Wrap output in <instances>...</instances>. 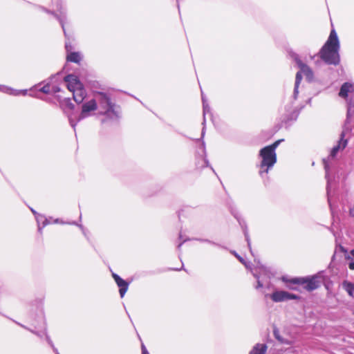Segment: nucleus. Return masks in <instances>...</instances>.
I'll return each mask as SVG.
<instances>
[{
    "instance_id": "f257e3e1",
    "label": "nucleus",
    "mask_w": 354,
    "mask_h": 354,
    "mask_svg": "<svg viewBox=\"0 0 354 354\" xmlns=\"http://www.w3.org/2000/svg\"><path fill=\"white\" fill-rule=\"evenodd\" d=\"M339 47L337 35L335 30H332L326 42L319 53L320 58L327 64L338 65L340 62Z\"/></svg>"
},
{
    "instance_id": "f03ea898",
    "label": "nucleus",
    "mask_w": 354,
    "mask_h": 354,
    "mask_svg": "<svg viewBox=\"0 0 354 354\" xmlns=\"http://www.w3.org/2000/svg\"><path fill=\"white\" fill-rule=\"evenodd\" d=\"M95 100L97 104L99 114L105 116L109 120H116L119 118V108L113 103L109 94L103 92H97L94 95Z\"/></svg>"
},
{
    "instance_id": "7ed1b4c3",
    "label": "nucleus",
    "mask_w": 354,
    "mask_h": 354,
    "mask_svg": "<svg viewBox=\"0 0 354 354\" xmlns=\"http://www.w3.org/2000/svg\"><path fill=\"white\" fill-rule=\"evenodd\" d=\"M283 141V139L278 140L273 144L262 148L259 151V156L261 158L260 164L261 170L259 174L263 176L264 174H267L268 171L273 167L277 162L276 149L279 144Z\"/></svg>"
},
{
    "instance_id": "20e7f679",
    "label": "nucleus",
    "mask_w": 354,
    "mask_h": 354,
    "mask_svg": "<svg viewBox=\"0 0 354 354\" xmlns=\"http://www.w3.org/2000/svg\"><path fill=\"white\" fill-rule=\"evenodd\" d=\"M345 137V131H343L341 133V138L338 141L337 145L334 146L331 149L330 153L327 158L323 160V163L324 166V169L326 171V178L327 180V194L328 197V202L330 203V180L329 177V171H330V166L329 161L330 159H333L335 157L336 154L339 150H343L347 145L348 140L347 139H344Z\"/></svg>"
},
{
    "instance_id": "39448f33",
    "label": "nucleus",
    "mask_w": 354,
    "mask_h": 354,
    "mask_svg": "<svg viewBox=\"0 0 354 354\" xmlns=\"http://www.w3.org/2000/svg\"><path fill=\"white\" fill-rule=\"evenodd\" d=\"M292 57L297 63L298 67L300 68V71L297 72L296 74L295 88L293 92V98L294 100H296L297 97V95L299 93V86L302 80L301 73H303L306 76V78L308 81L310 82L313 79V72L308 66H307L306 64L301 62L298 55L293 53L292 55Z\"/></svg>"
},
{
    "instance_id": "423d86ee",
    "label": "nucleus",
    "mask_w": 354,
    "mask_h": 354,
    "mask_svg": "<svg viewBox=\"0 0 354 354\" xmlns=\"http://www.w3.org/2000/svg\"><path fill=\"white\" fill-rule=\"evenodd\" d=\"M339 97L348 99L347 121L348 118L354 115V84L350 82H345L341 86Z\"/></svg>"
},
{
    "instance_id": "0eeeda50",
    "label": "nucleus",
    "mask_w": 354,
    "mask_h": 354,
    "mask_svg": "<svg viewBox=\"0 0 354 354\" xmlns=\"http://www.w3.org/2000/svg\"><path fill=\"white\" fill-rule=\"evenodd\" d=\"M97 110V104L96 103V100H95V98L85 102L82 105V110L81 113H80L79 116L77 118V120L75 121L74 119L70 116L68 118L69 122L71 126L75 129L77 123L82 120H84L86 118H88L92 115V112Z\"/></svg>"
},
{
    "instance_id": "6e6552de",
    "label": "nucleus",
    "mask_w": 354,
    "mask_h": 354,
    "mask_svg": "<svg viewBox=\"0 0 354 354\" xmlns=\"http://www.w3.org/2000/svg\"><path fill=\"white\" fill-rule=\"evenodd\" d=\"M321 278L319 274H317L310 278H295L292 279L291 282L295 284H303L306 290H313L319 286L322 282Z\"/></svg>"
},
{
    "instance_id": "1a4fd4ad",
    "label": "nucleus",
    "mask_w": 354,
    "mask_h": 354,
    "mask_svg": "<svg viewBox=\"0 0 354 354\" xmlns=\"http://www.w3.org/2000/svg\"><path fill=\"white\" fill-rule=\"evenodd\" d=\"M270 298L274 302H281L290 299H296L298 297L294 294L289 293L286 291H275L271 295Z\"/></svg>"
},
{
    "instance_id": "9d476101",
    "label": "nucleus",
    "mask_w": 354,
    "mask_h": 354,
    "mask_svg": "<svg viewBox=\"0 0 354 354\" xmlns=\"http://www.w3.org/2000/svg\"><path fill=\"white\" fill-rule=\"evenodd\" d=\"M18 325H19L20 326L30 330L31 333H32L33 334H35L36 335H37L38 337H42L43 336H45L46 337V342H48V344L53 348V351L56 353V354H59L58 353V351L57 349L55 347L52 340L50 339V337L47 334V331H46V325L44 324V328L41 331H37V330H32V329H29L27 327H26L25 326H24L23 324H19L18 322H16Z\"/></svg>"
},
{
    "instance_id": "9b49d317",
    "label": "nucleus",
    "mask_w": 354,
    "mask_h": 354,
    "mask_svg": "<svg viewBox=\"0 0 354 354\" xmlns=\"http://www.w3.org/2000/svg\"><path fill=\"white\" fill-rule=\"evenodd\" d=\"M112 276H113L117 286L119 287L120 295L122 298L128 290L129 283L128 282H127L125 280H124L123 279H122L117 274L113 273Z\"/></svg>"
},
{
    "instance_id": "f8f14e48",
    "label": "nucleus",
    "mask_w": 354,
    "mask_h": 354,
    "mask_svg": "<svg viewBox=\"0 0 354 354\" xmlns=\"http://www.w3.org/2000/svg\"><path fill=\"white\" fill-rule=\"evenodd\" d=\"M68 89L72 92L75 88L80 86L82 84L80 82L77 77L74 75H68L64 77Z\"/></svg>"
},
{
    "instance_id": "ddd939ff",
    "label": "nucleus",
    "mask_w": 354,
    "mask_h": 354,
    "mask_svg": "<svg viewBox=\"0 0 354 354\" xmlns=\"http://www.w3.org/2000/svg\"><path fill=\"white\" fill-rule=\"evenodd\" d=\"M73 100L77 104L82 103L86 97V91L83 87V85L82 84L78 88H75L74 91H72Z\"/></svg>"
},
{
    "instance_id": "4468645a",
    "label": "nucleus",
    "mask_w": 354,
    "mask_h": 354,
    "mask_svg": "<svg viewBox=\"0 0 354 354\" xmlns=\"http://www.w3.org/2000/svg\"><path fill=\"white\" fill-rule=\"evenodd\" d=\"M202 101H203V124L205 125V115L207 113L209 112L210 109H209V106L207 104L206 100L203 93H202ZM204 135H205V126H203V128L202 129V133H201L202 138H203Z\"/></svg>"
},
{
    "instance_id": "2eb2a0df",
    "label": "nucleus",
    "mask_w": 354,
    "mask_h": 354,
    "mask_svg": "<svg viewBox=\"0 0 354 354\" xmlns=\"http://www.w3.org/2000/svg\"><path fill=\"white\" fill-rule=\"evenodd\" d=\"M267 346L264 344H257L250 351V354H265Z\"/></svg>"
},
{
    "instance_id": "dca6fc26",
    "label": "nucleus",
    "mask_w": 354,
    "mask_h": 354,
    "mask_svg": "<svg viewBox=\"0 0 354 354\" xmlns=\"http://www.w3.org/2000/svg\"><path fill=\"white\" fill-rule=\"evenodd\" d=\"M0 91L13 95H18L21 93L26 95V91H16L3 85H0Z\"/></svg>"
},
{
    "instance_id": "f3484780",
    "label": "nucleus",
    "mask_w": 354,
    "mask_h": 354,
    "mask_svg": "<svg viewBox=\"0 0 354 354\" xmlns=\"http://www.w3.org/2000/svg\"><path fill=\"white\" fill-rule=\"evenodd\" d=\"M66 59L68 62L79 63L82 59V57L79 53L73 52L67 55Z\"/></svg>"
},
{
    "instance_id": "a211bd4d",
    "label": "nucleus",
    "mask_w": 354,
    "mask_h": 354,
    "mask_svg": "<svg viewBox=\"0 0 354 354\" xmlns=\"http://www.w3.org/2000/svg\"><path fill=\"white\" fill-rule=\"evenodd\" d=\"M36 220L37 221L38 230L39 232H41L42 227L49 224V222L47 220V218H46L44 216L40 214L36 216Z\"/></svg>"
},
{
    "instance_id": "6ab92c4d",
    "label": "nucleus",
    "mask_w": 354,
    "mask_h": 354,
    "mask_svg": "<svg viewBox=\"0 0 354 354\" xmlns=\"http://www.w3.org/2000/svg\"><path fill=\"white\" fill-rule=\"evenodd\" d=\"M343 286L346 291L348 292V294L353 297V292H354V284L351 282L344 281L343 283Z\"/></svg>"
},
{
    "instance_id": "aec40b11",
    "label": "nucleus",
    "mask_w": 354,
    "mask_h": 354,
    "mask_svg": "<svg viewBox=\"0 0 354 354\" xmlns=\"http://www.w3.org/2000/svg\"><path fill=\"white\" fill-rule=\"evenodd\" d=\"M55 16L59 20V21L62 27V29L64 30V35H65V36H66V32L64 29V19L66 18L65 13L64 12L61 11L59 15L55 14Z\"/></svg>"
},
{
    "instance_id": "412c9836",
    "label": "nucleus",
    "mask_w": 354,
    "mask_h": 354,
    "mask_svg": "<svg viewBox=\"0 0 354 354\" xmlns=\"http://www.w3.org/2000/svg\"><path fill=\"white\" fill-rule=\"evenodd\" d=\"M252 274L254 277L257 279V285L255 287L257 289H259L260 288H262L263 286V283L262 282V280L261 279L260 275L257 274V272L255 271L252 272Z\"/></svg>"
},
{
    "instance_id": "4be33fe9",
    "label": "nucleus",
    "mask_w": 354,
    "mask_h": 354,
    "mask_svg": "<svg viewBox=\"0 0 354 354\" xmlns=\"http://www.w3.org/2000/svg\"><path fill=\"white\" fill-rule=\"evenodd\" d=\"M39 91L44 93H51V86L48 83L41 88H39Z\"/></svg>"
},
{
    "instance_id": "5701e85b",
    "label": "nucleus",
    "mask_w": 354,
    "mask_h": 354,
    "mask_svg": "<svg viewBox=\"0 0 354 354\" xmlns=\"http://www.w3.org/2000/svg\"><path fill=\"white\" fill-rule=\"evenodd\" d=\"M273 335L277 340L280 339V338L281 337V336L280 335V332L277 328H274Z\"/></svg>"
},
{
    "instance_id": "b1692460",
    "label": "nucleus",
    "mask_w": 354,
    "mask_h": 354,
    "mask_svg": "<svg viewBox=\"0 0 354 354\" xmlns=\"http://www.w3.org/2000/svg\"><path fill=\"white\" fill-rule=\"evenodd\" d=\"M244 234H245V240L248 243V247L250 248V237H249L248 233L246 230H244Z\"/></svg>"
},
{
    "instance_id": "393cba45",
    "label": "nucleus",
    "mask_w": 354,
    "mask_h": 354,
    "mask_svg": "<svg viewBox=\"0 0 354 354\" xmlns=\"http://www.w3.org/2000/svg\"><path fill=\"white\" fill-rule=\"evenodd\" d=\"M281 344L289 345L291 344V342L290 340H288L286 339L283 338L282 337L280 338V339L278 340Z\"/></svg>"
},
{
    "instance_id": "a878e982",
    "label": "nucleus",
    "mask_w": 354,
    "mask_h": 354,
    "mask_svg": "<svg viewBox=\"0 0 354 354\" xmlns=\"http://www.w3.org/2000/svg\"><path fill=\"white\" fill-rule=\"evenodd\" d=\"M60 91L59 88L56 86H51V93H57Z\"/></svg>"
},
{
    "instance_id": "bb28decb",
    "label": "nucleus",
    "mask_w": 354,
    "mask_h": 354,
    "mask_svg": "<svg viewBox=\"0 0 354 354\" xmlns=\"http://www.w3.org/2000/svg\"><path fill=\"white\" fill-rule=\"evenodd\" d=\"M235 256L238 258V259L241 262L243 263L246 267H248V266L246 265V263H245L242 257H241L240 256H239L238 254H235Z\"/></svg>"
},
{
    "instance_id": "cd10ccee",
    "label": "nucleus",
    "mask_w": 354,
    "mask_h": 354,
    "mask_svg": "<svg viewBox=\"0 0 354 354\" xmlns=\"http://www.w3.org/2000/svg\"><path fill=\"white\" fill-rule=\"evenodd\" d=\"M349 214L351 216L354 217V206L350 208Z\"/></svg>"
},
{
    "instance_id": "c85d7f7f",
    "label": "nucleus",
    "mask_w": 354,
    "mask_h": 354,
    "mask_svg": "<svg viewBox=\"0 0 354 354\" xmlns=\"http://www.w3.org/2000/svg\"><path fill=\"white\" fill-rule=\"evenodd\" d=\"M348 268H349L351 270H354V261H351V262L348 263Z\"/></svg>"
},
{
    "instance_id": "c756f323",
    "label": "nucleus",
    "mask_w": 354,
    "mask_h": 354,
    "mask_svg": "<svg viewBox=\"0 0 354 354\" xmlns=\"http://www.w3.org/2000/svg\"><path fill=\"white\" fill-rule=\"evenodd\" d=\"M147 350L144 344H142V353H147Z\"/></svg>"
},
{
    "instance_id": "7c9ffc66",
    "label": "nucleus",
    "mask_w": 354,
    "mask_h": 354,
    "mask_svg": "<svg viewBox=\"0 0 354 354\" xmlns=\"http://www.w3.org/2000/svg\"><path fill=\"white\" fill-rule=\"evenodd\" d=\"M32 212L36 216L39 215L33 209H30Z\"/></svg>"
},
{
    "instance_id": "2f4dec72",
    "label": "nucleus",
    "mask_w": 354,
    "mask_h": 354,
    "mask_svg": "<svg viewBox=\"0 0 354 354\" xmlns=\"http://www.w3.org/2000/svg\"><path fill=\"white\" fill-rule=\"evenodd\" d=\"M68 48H69L68 44L67 43H66V49L67 51L69 50Z\"/></svg>"
},
{
    "instance_id": "473e14b6",
    "label": "nucleus",
    "mask_w": 354,
    "mask_h": 354,
    "mask_svg": "<svg viewBox=\"0 0 354 354\" xmlns=\"http://www.w3.org/2000/svg\"><path fill=\"white\" fill-rule=\"evenodd\" d=\"M351 254L354 257V250H351Z\"/></svg>"
},
{
    "instance_id": "72a5a7b5",
    "label": "nucleus",
    "mask_w": 354,
    "mask_h": 354,
    "mask_svg": "<svg viewBox=\"0 0 354 354\" xmlns=\"http://www.w3.org/2000/svg\"><path fill=\"white\" fill-rule=\"evenodd\" d=\"M54 222H55V223H59V219H56V220H55V221H54Z\"/></svg>"
},
{
    "instance_id": "f704fd0d",
    "label": "nucleus",
    "mask_w": 354,
    "mask_h": 354,
    "mask_svg": "<svg viewBox=\"0 0 354 354\" xmlns=\"http://www.w3.org/2000/svg\"><path fill=\"white\" fill-rule=\"evenodd\" d=\"M183 243H180L178 245V248L180 249V248L181 247Z\"/></svg>"
},
{
    "instance_id": "c9c22d12",
    "label": "nucleus",
    "mask_w": 354,
    "mask_h": 354,
    "mask_svg": "<svg viewBox=\"0 0 354 354\" xmlns=\"http://www.w3.org/2000/svg\"><path fill=\"white\" fill-rule=\"evenodd\" d=\"M205 162L206 165H207L208 161L207 160H205Z\"/></svg>"
},
{
    "instance_id": "e433bc0d",
    "label": "nucleus",
    "mask_w": 354,
    "mask_h": 354,
    "mask_svg": "<svg viewBox=\"0 0 354 354\" xmlns=\"http://www.w3.org/2000/svg\"><path fill=\"white\" fill-rule=\"evenodd\" d=\"M203 149H204V150H205V142H203Z\"/></svg>"
},
{
    "instance_id": "4c0bfd02",
    "label": "nucleus",
    "mask_w": 354,
    "mask_h": 354,
    "mask_svg": "<svg viewBox=\"0 0 354 354\" xmlns=\"http://www.w3.org/2000/svg\"><path fill=\"white\" fill-rule=\"evenodd\" d=\"M260 270L263 271V272L265 271V269L263 268H260Z\"/></svg>"
},
{
    "instance_id": "58836bf2",
    "label": "nucleus",
    "mask_w": 354,
    "mask_h": 354,
    "mask_svg": "<svg viewBox=\"0 0 354 354\" xmlns=\"http://www.w3.org/2000/svg\"><path fill=\"white\" fill-rule=\"evenodd\" d=\"M70 224L75 225V222L71 223Z\"/></svg>"
},
{
    "instance_id": "ea45409f",
    "label": "nucleus",
    "mask_w": 354,
    "mask_h": 354,
    "mask_svg": "<svg viewBox=\"0 0 354 354\" xmlns=\"http://www.w3.org/2000/svg\"><path fill=\"white\" fill-rule=\"evenodd\" d=\"M142 354H149V352H147V353H142Z\"/></svg>"
},
{
    "instance_id": "a19ab883",
    "label": "nucleus",
    "mask_w": 354,
    "mask_h": 354,
    "mask_svg": "<svg viewBox=\"0 0 354 354\" xmlns=\"http://www.w3.org/2000/svg\"><path fill=\"white\" fill-rule=\"evenodd\" d=\"M177 1L178 2V0H177Z\"/></svg>"
}]
</instances>
